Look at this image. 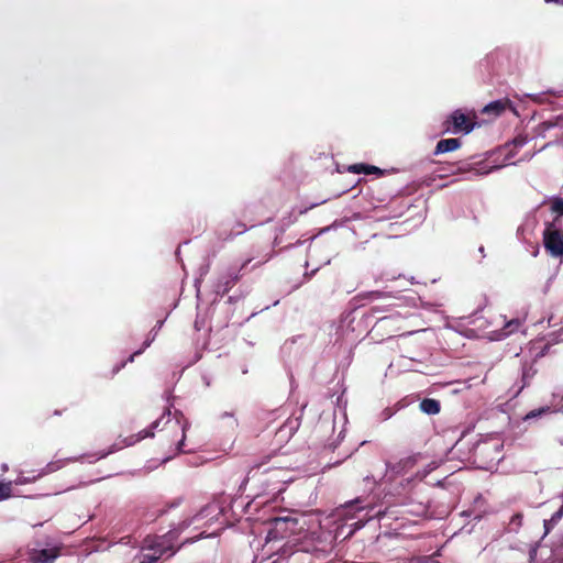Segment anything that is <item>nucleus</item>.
Masks as SVG:
<instances>
[{"mask_svg": "<svg viewBox=\"0 0 563 563\" xmlns=\"http://www.w3.org/2000/svg\"><path fill=\"white\" fill-rule=\"evenodd\" d=\"M461 145H462V142L460 141V139H443L437 143L433 154L440 155V154L453 152V151L459 150L461 147Z\"/></svg>", "mask_w": 563, "mask_h": 563, "instance_id": "nucleus-11", "label": "nucleus"}, {"mask_svg": "<svg viewBox=\"0 0 563 563\" xmlns=\"http://www.w3.org/2000/svg\"><path fill=\"white\" fill-rule=\"evenodd\" d=\"M162 324H163V321H158L156 327L159 329L162 327Z\"/></svg>", "mask_w": 563, "mask_h": 563, "instance_id": "nucleus-27", "label": "nucleus"}, {"mask_svg": "<svg viewBox=\"0 0 563 563\" xmlns=\"http://www.w3.org/2000/svg\"><path fill=\"white\" fill-rule=\"evenodd\" d=\"M154 339H155V334L153 335V338H152V339H148V340H146V341L144 342V344H143V347H142V349H140L139 351L134 352V353L129 357V362H133V360H134V357H135L136 355L142 354V353H143V351H144L145 349H147V347L151 345V343L153 342V340H154Z\"/></svg>", "mask_w": 563, "mask_h": 563, "instance_id": "nucleus-19", "label": "nucleus"}, {"mask_svg": "<svg viewBox=\"0 0 563 563\" xmlns=\"http://www.w3.org/2000/svg\"><path fill=\"white\" fill-rule=\"evenodd\" d=\"M445 132L452 131L453 133L463 132L470 133L474 128V122L470 117L464 114L461 110H455L444 122Z\"/></svg>", "mask_w": 563, "mask_h": 563, "instance_id": "nucleus-5", "label": "nucleus"}, {"mask_svg": "<svg viewBox=\"0 0 563 563\" xmlns=\"http://www.w3.org/2000/svg\"><path fill=\"white\" fill-rule=\"evenodd\" d=\"M274 529L282 538H288L296 533L299 520L294 517H277L273 520Z\"/></svg>", "mask_w": 563, "mask_h": 563, "instance_id": "nucleus-6", "label": "nucleus"}, {"mask_svg": "<svg viewBox=\"0 0 563 563\" xmlns=\"http://www.w3.org/2000/svg\"><path fill=\"white\" fill-rule=\"evenodd\" d=\"M419 454H415V455H410V456H407L402 460H400L394 467L393 470L397 473H401V472H406L408 470H411L413 468V466L417 464L418 462V459H419Z\"/></svg>", "mask_w": 563, "mask_h": 563, "instance_id": "nucleus-13", "label": "nucleus"}, {"mask_svg": "<svg viewBox=\"0 0 563 563\" xmlns=\"http://www.w3.org/2000/svg\"><path fill=\"white\" fill-rule=\"evenodd\" d=\"M349 170L354 173V174H365V175H371V174H378V175H383V170L376 166H373V165H367V164H354V165H351L349 167Z\"/></svg>", "mask_w": 563, "mask_h": 563, "instance_id": "nucleus-14", "label": "nucleus"}, {"mask_svg": "<svg viewBox=\"0 0 563 563\" xmlns=\"http://www.w3.org/2000/svg\"><path fill=\"white\" fill-rule=\"evenodd\" d=\"M268 260H269V256H268V255L264 256V257H263V260H262V261H258L257 263H255V264L252 266V268H256V267L262 266V265H263V264H265Z\"/></svg>", "mask_w": 563, "mask_h": 563, "instance_id": "nucleus-21", "label": "nucleus"}, {"mask_svg": "<svg viewBox=\"0 0 563 563\" xmlns=\"http://www.w3.org/2000/svg\"><path fill=\"white\" fill-rule=\"evenodd\" d=\"M551 210L558 214L559 222V217L563 216V198H554L551 203Z\"/></svg>", "mask_w": 563, "mask_h": 563, "instance_id": "nucleus-18", "label": "nucleus"}, {"mask_svg": "<svg viewBox=\"0 0 563 563\" xmlns=\"http://www.w3.org/2000/svg\"><path fill=\"white\" fill-rule=\"evenodd\" d=\"M158 424H159V420H156L155 422H153L152 428H157Z\"/></svg>", "mask_w": 563, "mask_h": 563, "instance_id": "nucleus-24", "label": "nucleus"}, {"mask_svg": "<svg viewBox=\"0 0 563 563\" xmlns=\"http://www.w3.org/2000/svg\"><path fill=\"white\" fill-rule=\"evenodd\" d=\"M232 235H233V233L231 232V233H229V234H228L223 240H229V239H231V238H232Z\"/></svg>", "mask_w": 563, "mask_h": 563, "instance_id": "nucleus-26", "label": "nucleus"}, {"mask_svg": "<svg viewBox=\"0 0 563 563\" xmlns=\"http://www.w3.org/2000/svg\"><path fill=\"white\" fill-rule=\"evenodd\" d=\"M12 495V483H0V501L10 498Z\"/></svg>", "mask_w": 563, "mask_h": 563, "instance_id": "nucleus-17", "label": "nucleus"}, {"mask_svg": "<svg viewBox=\"0 0 563 563\" xmlns=\"http://www.w3.org/2000/svg\"><path fill=\"white\" fill-rule=\"evenodd\" d=\"M373 296H379L380 294L378 291H375L372 294Z\"/></svg>", "mask_w": 563, "mask_h": 563, "instance_id": "nucleus-28", "label": "nucleus"}, {"mask_svg": "<svg viewBox=\"0 0 563 563\" xmlns=\"http://www.w3.org/2000/svg\"><path fill=\"white\" fill-rule=\"evenodd\" d=\"M25 482H26V479L19 478V479L16 481V484H24Z\"/></svg>", "mask_w": 563, "mask_h": 563, "instance_id": "nucleus-25", "label": "nucleus"}, {"mask_svg": "<svg viewBox=\"0 0 563 563\" xmlns=\"http://www.w3.org/2000/svg\"><path fill=\"white\" fill-rule=\"evenodd\" d=\"M419 408L427 415H437L440 412V401L433 398H424L420 401Z\"/></svg>", "mask_w": 563, "mask_h": 563, "instance_id": "nucleus-12", "label": "nucleus"}, {"mask_svg": "<svg viewBox=\"0 0 563 563\" xmlns=\"http://www.w3.org/2000/svg\"><path fill=\"white\" fill-rule=\"evenodd\" d=\"M246 230L245 225L243 223H239V230L236 233H242Z\"/></svg>", "mask_w": 563, "mask_h": 563, "instance_id": "nucleus-23", "label": "nucleus"}, {"mask_svg": "<svg viewBox=\"0 0 563 563\" xmlns=\"http://www.w3.org/2000/svg\"><path fill=\"white\" fill-rule=\"evenodd\" d=\"M177 539L178 532L175 530H170L164 536L145 539V545L139 555L140 563H156L163 558H172L179 550V547H175Z\"/></svg>", "mask_w": 563, "mask_h": 563, "instance_id": "nucleus-1", "label": "nucleus"}, {"mask_svg": "<svg viewBox=\"0 0 563 563\" xmlns=\"http://www.w3.org/2000/svg\"><path fill=\"white\" fill-rule=\"evenodd\" d=\"M515 146H523L526 144V137H516L514 140Z\"/></svg>", "mask_w": 563, "mask_h": 563, "instance_id": "nucleus-20", "label": "nucleus"}, {"mask_svg": "<svg viewBox=\"0 0 563 563\" xmlns=\"http://www.w3.org/2000/svg\"><path fill=\"white\" fill-rule=\"evenodd\" d=\"M76 459H64V460H56V461H52L49 462L45 468L43 470L42 474L41 475H45V474H49V473H54L60 468H63L65 465H67L68 463L70 462H75Z\"/></svg>", "mask_w": 563, "mask_h": 563, "instance_id": "nucleus-15", "label": "nucleus"}, {"mask_svg": "<svg viewBox=\"0 0 563 563\" xmlns=\"http://www.w3.org/2000/svg\"><path fill=\"white\" fill-rule=\"evenodd\" d=\"M252 261L253 257L246 258L239 267L231 266L227 272L222 273L214 286L217 294L222 296L228 294L241 280L243 272Z\"/></svg>", "mask_w": 563, "mask_h": 563, "instance_id": "nucleus-4", "label": "nucleus"}, {"mask_svg": "<svg viewBox=\"0 0 563 563\" xmlns=\"http://www.w3.org/2000/svg\"><path fill=\"white\" fill-rule=\"evenodd\" d=\"M543 244L551 256L563 260V230L558 224V218H554L552 222L545 223Z\"/></svg>", "mask_w": 563, "mask_h": 563, "instance_id": "nucleus-3", "label": "nucleus"}, {"mask_svg": "<svg viewBox=\"0 0 563 563\" xmlns=\"http://www.w3.org/2000/svg\"><path fill=\"white\" fill-rule=\"evenodd\" d=\"M361 503V498H356L350 503H346V507H353L354 505H357Z\"/></svg>", "mask_w": 563, "mask_h": 563, "instance_id": "nucleus-22", "label": "nucleus"}, {"mask_svg": "<svg viewBox=\"0 0 563 563\" xmlns=\"http://www.w3.org/2000/svg\"><path fill=\"white\" fill-rule=\"evenodd\" d=\"M147 437H153V432L151 430L144 429V430L140 431L137 434H133V435L124 439L122 441L123 445H117V444L112 445V448L110 450L100 453L97 459L99 460V459L106 457L109 454L113 453L114 451L120 450L123 446L133 445L136 442H139Z\"/></svg>", "mask_w": 563, "mask_h": 563, "instance_id": "nucleus-9", "label": "nucleus"}, {"mask_svg": "<svg viewBox=\"0 0 563 563\" xmlns=\"http://www.w3.org/2000/svg\"><path fill=\"white\" fill-rule=\"evenodd\" d=\"M520 327V321L518 319H512L508 321L505 327L501 329L500 336H508L509 334L516 332Z\"/></svg>", "mask_w": 563, "mask_h": 563, "instance_id": "nucleus-16", "label": "nucleus"}, {"mask_svg": "<svg viewBox=\"0 0 563 563\" xmlns=\"http://www.w3.org/2000/svg\"><path fill=\"white\" fill-rule=\"evenodd\" d=\"M57 556L56 549H43L31 553L30 560L32 563H53Z\"/></svg>", "mask_w": 563, "mask_h": 563, "instance_id": "nucleus-10", "label": "nucleus"}, {"mask_svg": "<svg viewBox=\"0 0 563 563\" xmlns=\"http://www.w3.org/2000/svg\"><path fill=\"white\" fill-rule=\"evenodd\" d=\"M287 471L279 466L264 467V463L252 466L246 475V482H251L260 492H279L286 483Z\"/></svg>", "mask_w": 563, "mask_h": 563, "instance_id": "nucleus-2", "label": "nucleus"}, {"mask_svg": "<svg viewBox=\"0 0 563 563\" xmlns=\"http://www.w3.org/2000/svg\"><path fill=\"white\" fill-rule=\"evenodd\" d=\"M507 109L515 111V108L512 107L511 101L508 98H504V99L492 101L488 104H486L483 108L482 113L486 114L490 118H497L501 113H504Z\"/></svg>", "mask_w": 563, "mask_h": 563, "instance_id": "nucleus-8", "label": "nucleus"}, {"mask_svg": "<svg viewBox=\"0 0 563 563\" xmlns=\"http://www.w3.org/2000/svg\"><path fill=\"white\" fill-rule=\"evenodd\" d=\"M162 431L169 433H176V435L180 434V438L175 441L177 445V450L180 452L185 451V438H186V423H181L179 420H170L168 419L165 423V428Z\"/></svg>", "mask_w": 563, "mask_h": 563, "instance_id": "nucleus-7", "label": "nucleus"}]
</instances>
